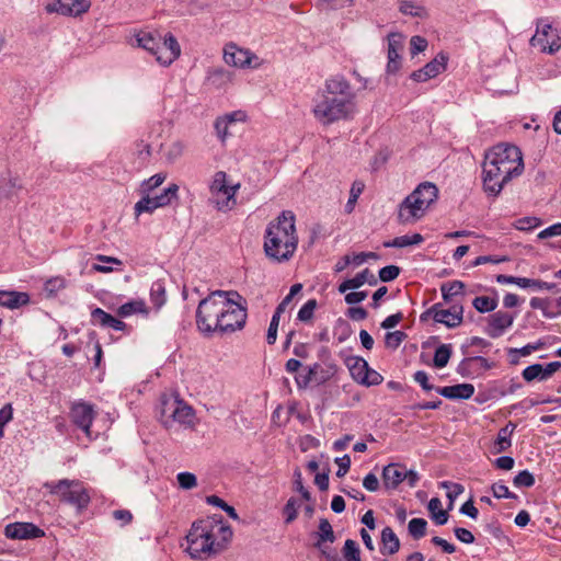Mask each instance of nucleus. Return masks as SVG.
I'll list each match as a JSON object with an SVG mask.
<instances>
[{"label": "nucleus", "instance_id": "15", "mask_svg": "<svg viewBox=\"0 0 561 561\" xmlns=\"http://www.w3.org/2000/svg\"><path fill=\"white\" fill-rule=\"evenodd\" d=\"M515 314L506 311H496L489 317L486 334L492 339H497L511 328L514 323Z\"/></svg>", "mask_w": 561, "mask_h": 561}, {"label": "nucleus", "instance_id": "47", "mask_svg": "<svg viewBox=\"0 0 561 561\" xmlns=\"http://www.w3.org/2000/svg\"><path fill=\"white\" fill-rule=\"evenodd\" d=\"M427 522L424 518H412L409 522L408 530L414 539H420L426 534Z\"/></svg>", "mask_w": 561, "mask_h": 561}, {"label": "nucleus", "instance_id": "61", "mask_svg": "<svg viewBox=\"0 0 561 561\" xmlns=\"http://www.w3.org/2000/svg\"><path fill=\"white\" fill-rule=\"evenodd\" d=\"M179 4L185 9L184 13L190 15L197 14L203 10V5L199 4L198 0H178Z\"/></svg>", "mask_w": 561, "mask_h": 561}, {"label": "nucleus", "instance_id": "17", "mask_svg": "<svg viewBox=\"0 0 561 561\" xmlns=\"http://www.w3.org/2000/svg\"><path fill=\"white\" fill-rule=\"evenodd\" d=\"M447 56L444 54H438L433 60L427 62L422 69L413 71L411 75V79L416 82H425L432 78H435L443 71H445L447 66Z\"/></svg>", "mask_w": 561, "mask_h": 561}, {"label": "nucleus", "instance_id": "34", "mask_svg": "<svg viewBox=\"0 0 561 561\" xmlns=\"http://www.w3.org/2000/svg\"><path fill=\"white\" fill-rule=\"evenodd\" d=\"M423 237L420 233H414L412 236L404 234L400 237H396L393 240L385 243L386 248H405L409 245L420 244L423 242Z\"/></svg>", "mask_w": 561, "mask_h": 561}, {"label": "nucleus", "instance_id": "6", "mask_svg": "<svg viewBox=\"0 0 561 561\" xmlns=\"http://www.w3.org/2000/svg\"><path fill=\"white\" fill-rule=\"evenodd\" d=\"M241 187L239 182H233L225 171L213 174L209 184L208 203L216 210L228 213L237 206V194Z\"/></svg>", "mask_w": 561, "mask_h": 561}, {"label": "nucleus", "instance_id": "39", "mask_svg": "<svg viewBox=\"0 0 561 561\" xmlns=\"http://www.w3.org/2000/svg\"><path fill=\"white\" fill-rule=\"evenodd\" d=\"M67 287V279L62 276L48 278L44 284V291L48 297L56 296L60 290Z\"/></svg>", "mask_w": 561, "mask_h": 561}, {"label": "nucleus", "instance_id": "12", "mask_svg": "<svg viewBox=\"0 0 561 561\" xmlns=\"http://www.w3.org/2000/svg\"><path fill=\"white\" fill-rule=\"evenodd\" d=\"M225 62L229 66L257 68L259 57L248 49L239 48L236 44H228L224 49Z\"/></svg>", "mask_w": 561, "mask_h": 561}, {"label": "nucleus", "instance_id": "5", "mask_svg": "<svg viewBox=\"0 0 561 561\" xmlns=\"http://www.w3.org/2000/svg\"><path fill=\"white\" fill-rule=\"evenodd\" d=\"M227 296L239 297V293L215 290L199 301L196 309V325L203 335L210 336L218 332Z\"/></svg>", "mask_w": 561, "mask_h": 561}, {"label": "nucleus", "instance_id": "29", "mask_svg": "<svg viewBox=\"0 0 561 561\" xmlns=\"http://www.w3.org/2000/svg\"><path fill=\"white\" fill-rule=\"evenodd\" d=\"M399 11L404 15H410L417 19H426L428 16L427 9L414 0H401L399 2Z\"/></svg>", "mask_w": 561, "mask_h": 561}, {"label": "nucleus", "instance_id": "23", "mask_svg": "<svg viewBox=\"0 0 561 561\" xmlns=\"http://www.w3.org/2000/svg\"><path fill=\"white\" fill-rule=\"evenodd\" d=\"M137 47L147 50L149 54L156 57L158 61V55L160 53L161 37L150 32L140 31L135 35Z\"/></svg>", "mask_w": 561, "mask_h": 561}, {"label": "nucleus", "instance_id": "52", "mask_svg": "<svg viewBox=\"0 0 561 561\" xmlns=\"http://www.w3.org/2000/svg\"><path fill=\"white\" fill-rule=\"evenodd\" d=\"M176 480L179 486L183 490H192L197 486V478L194 473L188 471H183L178 473Z\"/></svg>", "mask_w": 561, "mask_h": 561}, {"label": "nucleus", "instance_id": "14", "mask_svg": "<svg viewBox=\"0 0 561 561\" xmlns=\"http://www.w3.org/2000/svg\"><path fill=\"white\" fill-rule=\"evenodd\" d=\"M4 535L9 539L28 540L45 536V531L33 523H11L5 526Z\"/></svg>", "mask_w": 561, "mask_h": 561}, {"label": "nucleus", "instance_id": "30", "mask_svg": "<svg viewBox=\"0 0 561 561\" xmlns=\"http://www.w3.org/2000/svg\"><path fill=\"white\" fill-rule=\"evenodd\" d=\"M381 552L383 554H394L400 549V540L390 527H385L381 531Z\"/></svg>", "mask_w": 561, "mask_h": 561}, {"label": "nucleus", "instance_id": "11", "mask_svg": "<svg viewBox=\"0 0 561 561\" xmlns=\"http://www.w3.org/2000/svg\"><path fill=\"white\" fill-rule=\"evenodd\" d=\"M427 209L413 191L400 204L398 220L401 224H414L425 215Z\"/></svg>", "mask_w": 561, "mask_h": 561}, {"label": "nucleus", "instance_id": "54", "mask_svg": "<svg viewBox=\"0 0 561 561\" xmlns=\"http://www.w3.org/2000/svg\"><path fill=\"white\" fill-rule=\"evenodd\" d=\"M407 334L402 331L388 332L385 336V344L388 348L396 350L400 346Z\"/></svg>", "mask_w": 561, "mask_h": 561}, {"label": "nucleus", "instance_id": "62", "mask_svg": "<svg viewBox=\"0 0 561 561\" xmlns=\"http://www.w3.org/2000/svg\"><path fill=\"white\" fill-rule=\"evenodd\" d=\"M411 46V54L417 55L419 53H422L427 47V41L422 36H413L410 41Z\"/></svg>", "mask_w": 561, "mask_h": 561}, {"label": "nucleus", "instance_id": "50", "mask_svg": "<svg viewBox=\"0 0 561 561\" xmlns=\"http://www.w3.org/2000/svg\"><path fill=\"white\" fill-rule=\"evenodd\" d=\"M496 282L499 284H503V285H512L513 284L520 288H529L530 278L500 274L496 276Z\"/></svg>", "mask_w": 561, "mask_h": 561}, {"label": "nucleus", "instance_id": "51", "mask_svg": "<svg viewBox=\"0 0 561 561\" xmlns=\"http://www.w3.org/2000/svg\"><path fill=\"white\" fill-rule=\"evenodd\" d=\"M343 557L346 561H359L360 550L356 541L347 539L343 547Z\"/></svg>", "mask_w": 561, "mask_h": 561}, {"label": "nucleus", "instance_id": "63", "mask_svg": "<svg viewBox=\"0 0 561 561\" xmlns=\"http://www.w3.org/2000/svg\"><path fill=\"white\" fill-rule=\"evenodd\" d=\"M228 127H229V123H228L227 119H225L222 117H218L216 119V122H215V130H216V134H217L218 138L221 141H225V139L229 135Z\"/></svg>", "mask_w": 561, "mask_h": 561}, {"label": "nucleus", "instance_id": "49", "mask_svg": "<svg viewBox=\"0 0 561 561\" xmlns=\"http://www.w3.org/2000/svg\"><path fill=\"white\" fill-rule=\"evenodd\" d=\"M317 300L309 299L306 301L297 313V319L301 322H310L313 318L314 310L317 308Z\"/></svg>", "mask_w": 561, "mask_h": 561}, {"label": "nucleus", "instance_id": "13", "mask_svg": "<svg viewBox=\"0 0 561 561\" xmlns=\"http://www.w3.org/2000/svg\"><path fill=\"white\" fill-rule=\"evenodd\" d=\"M427 313L432 316L434 321L443 323L448 328H456L462 323L463 308L460 305H454L449 309H443L439 304H435Z\"/></svg>", "mask_w": 561, "mask_h": 561}, {"label": "nucleus", "instance_id": "33", "mask_svg": "<svg viewBox=\"0 0 561 561\" xmlns=\"http://www.w3.org/2000/svg\"><path fill=\"white\" fill-rule=\"evenodd\" d=\"M318 537L319 539L314 546L320 550H322V542H333L335 540V535L332 529V526L330 522L325 518L320 519Z\"/></svg>", "mask_w": 561, "mask_h": 561}, {"label": "nucleus", "instance_id": "3", "mask_svg": "<svg viewBox=\"0 0 561 561\" xmlns=\"http://www.w3.org/2000/svg\"><path fill=\"white\" fill-rule=\"evenodd\" d=\"M232 535L231 527L218 515L196 520L186 535V551L194 559H206L226 549Z\"/></svg>", "mask_w": 561, "mask_h": 561}, {"label": "nucleus", "instance_id": "26", "mask_svg": "<svg viewBox=\"0 0 561 561\" xmlns=\"http://www.w3.org/2000/svg\"><path fill=\"white\" fill-rule=\"evenodd\" d=\"M516 425L513 422H508L504 427H502L496 436V439L493 445V453L500 454L507 450L512 446V434L514 433Z\"/></svg>", "mask_w": 561, "mask_h": 561}, {"label": "nucleus", "instance_id": "60", "mask_svg": "<svg viewBox=\"0 0 561 561\" xmlns=\"http://www.w3.org/2000/svg\"><path fill=\"white\" fill-rule=\"evenodd\" d=\"M491 489L496 499H516V495L510 492L505 484L494 483Z\"/></svg>", "mask_w": 561, "mask_h": 561}, {"label": "nucleus", "instance_id": "10", "mask_svg": "<svg viewBox=\"0 0 561 561\" xmlns=\"http://www.w3.org/2000/svg\"><path fill=\"white\" fill-rule=\"evenodd\" d=\"M530 45L541 53L554 55L561 49V28L553 26L547 19H540Z\"/></svg>", "mask_w": 561, "mask_h": 561}, {"label": "nucleus", "instance_id": "24", "mask_svg": "<svg viewBox=\"0 0 561 561\" xmlns=\"http://www.w3.org/2000/svg\"><path fill=\"white\" fill-rule=\"evenodd\" d=\"M376 276L368 270L365 268L360 273H358L353 278L346 279L343 283L339 285V291L341 294L346 293L348 289H357L362 287L364 284L368 283L369 285H376L377 284Z\"/></svg>", "mask_w": 561, "mask_h": 561}, {"label": "nucleus", "instance_id": "59", "mask_svg": "<svg viewBox=\"0 0 561 561\" xmlns=\"http://www.w3.org/2000/svg\"><path fill=\"white\" fill-rule=\"evenodd\" d=\"M365 376L366 377L364 379H362V381L359 383L367 386V387L380 385L383 380L382 376L378 371H376L369 367H368Z\"/></svg>", "mask_w": 561, "mask_h": 561}, {"label": "nucleus", "instance_id": "25", "mask_svg": "<svg viewBox=\"0 0 561 561\" xmlns=\"http://www.w3.org/2000/svg\"><path fill=\"white\" fill-rule=\"evenodd\" d=\"M30 296L26 293L13 290H0V306L14 309L28 304Z\"/></svg>", "mask_w": 561, "mask_h": 561}, {"label": "nucleus", "instance_id": "18", "mask_svg": "<svg viewBox=\"0 0 561 561\" xmlns=\"http://www.w3.org/2000/svg\"><path fill=\"white\" fill-rule=\"evenodd\" d=\"M404 47V37L400 33H391L388 35V64L387 71L389 73L397 72L401 67L400 51Z\"/></svg>", "mask_w": 561, "mask_h": 561}, {"label": "nucleus", "instance_id": "56", "mask_svg": "<svg viewBox=\"0 0 561 561\" xmlns=\"http://www.w3.org/2000/svg\"><path fill=\"white\" fill-rule=\"evenodd\" d=\"M280 316L273 314L266 334V342L272 345L276 342Z\"/></svg>", "mask_w": 561, "mask_h": 561}, {"label": "nucleus", "instance_id": "37", "mask_svg": "<svg viewBox=\"0 0 561 561\" xmlns=\"http://www.w3.org/2000/svg\"><path fill=\"white\" fill-rule=\"evenodd\" d=\"M66 16H78L85 13L90 7V0H65Z\"/></svg>", "mask_w": 561, "mask_h": 561}, {"label": "nucleus", "instance_id": "36", "mask_svg": "<svg viewBox=\"0 0 561 561\" xmlns=\"http://www.w3.org/2000/svg\"><path fill=\"white\" fill-rule=\"evenodd\" d=\"M427 508L437 525H445L447 523L448 514L442 510V502L438 497L431 499Z\"/></svg>", "mask_w": 561, "mask_h": 561}, {"label": "nucleus", "instance_id": "41", "mask_svg": "<svg viewBox=\"0 0 561 561\" xmlns=\"http://www.w3.org/2000/svg\"><path fill=\"white\" fill-rule=\"evenodd\" d=\"M157 208L159 207L153 196H150V194H145V196L135 204L134 210L136 217H139L142 213L151 214Z\"/></svg>", "mask_w": 561, "mask_h": 561}, {"label": "nucleus", "instance_id": "19", "mask_svg": "<svg viewBox=\"0 0 561 561\" xmlns=\"http://www.w3.org/2000/svg\"><path fill=\"white\" fill-rule=\"evenodd\" d=\"M181 55V47L175 38V36L171 33L165 34L163 37V42H160V53L158 55V62L161 66H170L174 60H176Z\"/></svg>", "mask_w": 561, "mask_h": 561}, {"label": "nucleus", "instance_id": "58", "mask_svg": "<svg viewBox=\"0 0 561 561\" xmlns=\"http://www.w3.org/2000/svg\"><path fill=\"white\" fill-rule=\"evenodd\" d=\"M400 274V268L396 265H388L379 271V278L382 282H391L396 279Z\"/></svg>", "mask_w": 561, "mask_h": 561}, {"label": "nucleus", "instance_id": "55", "mask_svg": "<svg viewBox=\"0 0 561 561\" xmlns=\"http://www.w3.org/2000/svg\"><path fill=\"white\" fill-rule=\"evenodd\" d=\"M513 483L516 488H530L535 484V478L528 470H523L515 476Z\"/></svg>", "mask_w": 561, "mask_h": 561}, {"label": "nucleus", "instance_id": "64", "mask_svg": "<svg viewBox=\"0 0 561 561\" xmlns=\"http://www.w3.org/2000/svg\"><path fill=\"white\" fill-rule=\"evenodd\" d=\"M561 236V222L553 224L538 233V239L543 240L551 237Z\"/></svg>", "mask_w": 561, "mask_h": 561}, {"label": "nucleus", "instance_id": "42", "mask_svg": "<svg viewBox=\"0 0 561 561\" xmlns=\"http://www.w3.org/2000/svg\"><path fill=\"white\" fill-rule=\"evenodd\" d=\"M465 289V284L460 280H454L448 284H444L440 287L443 298L446 302L451 301L453 297L461 295Z\"/></svg>", "mask_w": 561, "mask_h": 561}, {"label": "nucleus", "instance_id": "32", "mask_svg": "<svg viewBox=\"0 0 561 561\" xmlns=\"http://www.w3.org/2000/svg\"><path fill=\"white\" fill-rule=\"evenodd\" d=\"M150 301L159 310L167 301L165 286L162 280H156L150 287Z\"/></svg>", "mask_w": 561, "mask_h": 561}, {"label": "nucleus", "instance_id": "45", "mask_svg": "<svg viewBox=\"0 0 561 561\" xmlns=\"http://www.w3.org/2000/svg\"><path fill=\"white\" fill-rule=\"evenodd\" d=\"M474 362H479L485 368L489 367L488 359L482 356L468 357V358H463L459 363V365L457 367V373L459 375H461L462 377H468L471 374L470 368Z\"/></svg>", "mask_w": 561, "mask_h": 561}, {"label": "nucleus", "instance_id": "22", "mask_svg": "<svg viewBox=\"0 0 561 561\" xmlns=\"http://www.w3.org/2000/svg\"><path fill=\"white\" fill-rule=\"evenodd\" d=\"M436 391L444 398L450 400H467L473 396L474 386L471 383H458L454 386L436 388Z\"/></svg>", "mask_w": 561, "mask_h": 561}, {"label": "nucleus", "instance_id": "28", "mask_svg": "<svg viewBox=\"0 0 561 561\" xmlns=\"http://www.w3.org/2000/svg\"><path fill=\"white\" fill-rule=\"evenodd\" d=\"M416 197L422 201L423 205L427 208L437 199L438 190L435 184L424 182L417 185L414 190Z\"/></svg>", "mask_w": 561, "mask_h": 561}, {"label": "nucleus", "instance_id": "40", "mask_svg": "<svg viewBox=\"0 0 561 561\" xmlns=\"http://www.w3.org/2000/svg\"><path fill=\"white\" fill-rule=\"evenodd\" d=\"M179 186L176 184H170L163 192L157 196H153L158 207H164L171 204L173 199L178 198Z\"/></svg>", "mask_w": 561, "mask_h": 561}, {"label": "nucleus", "instance_id": "9", "mask_svg": "<svg viewBox=\"0 0 561 561\" xmlns=\"http://www.w3.org/2000/svg\"><path fill=\"white\" fill-rule=\"evenodd\" d=\"M247 318L245 300L242 296L240 294L239 297L227 296L218 332L231 333L241 330Z\"/></svg>", "mask_w": 561, "mask_h": 561}, {"label": "nucleus", "instance_id": "2", "mask_svg": "<svg viewBox=\"0 0 561 561\" xmlns=\"http://www.w3.org/2000/svg\"><path fill=\"white\" fill-rule=\"evenodd\" d=\"M524 163L518 147L499 144L485 153L482 165L484 191L493 196L501 193L504 185L523 172Z\"/></svg>", "mask_w": 561, "mask_h": 561}, {"label": "nucleus", "instance_id": "35", "mask_svg": "<svg viewBox=\"0 0 561 561\" xmlns=\"http://www.w3.org/2000/svg\"><path fill=\"white\" fill-rule=\"evenodd\" d=\"M134 313H147V308L144 300H131L122 305L117 309V314L122 318L129 317Z\"/></svg>", "mask_w": 561, "mask_h": 561}, {"label": "nucleus", "instance_id": "44", "mask_svg": "<svg viewBox=\"0 0 561 561\" xmlns=\"http://www.w3.org/2000/svg\"><path fill=\"white\" fill-rule=\"evenodd\" d=\"M497 299L488 296H478L473 299L472 305L477 311L481 313L490 312L496 309Z\"/></svg>", "mask_w": 561, "mask_h": 561}, {"label": "nucleus", "instance_id": "31", "mask_svg": "<svg viewBox=\"0 0 561 561\" xmlns=\"http://www.w3.org/2000/svg\"><path fill=\"white\" fill-rule=\"evenodd\" d=\"M22 188V184L16 176L3 178L0 181V198H11Z\"/></svg>", "mask_w": 561, "mask_h": 561}, {"label": "nucleus", "instance_id": "48", "mask_svg": "<svg viewBox=\"0 0 561 561\" xmlns=\"http://www.w3.org/2000/svg\"><path fill=\"white\" fill-rule=\"evenodd\" d=\"M167 179V173H157L151 178L145 180L140 185L142 194H150L156 187L160 186Z\"/></svg>", "mask_w": 561, "mask_h": 561}, {"label": "nucleus", "instance_id": "7", "mask_svg": "<svg viewBox=\"0 0 561 561\" xmlns=\"http://www.w3.org/2000/svg\"><path fill=\"white\" fill-rule=\"evenodd\" d=\"M44 488L50 494L58 495L60 501L76 506L80 512L88 507L91 500L88 490L83 488L82 482L79 480L61 479L50 481L44 483Z\"/></svg>", "mask_w": 561, "mask_h": 561}, {"label": "nucleus", "instance_id": "57", "mask_svg": "<svg viewBox=\"0 0 561 561\" xmlns=\"http://www.w3.org/2000/svg\"><path fill=\"white\" fill-rule=\"evenodd\" d=\"M442 486L447 489V496L450 500V503H453V501L465 491V488L461 484L449 481L442 482Z\"/></svg>", "mask_w": 561, "mask_h": 561}, {"label": "nucleus", "instance_id": "1", "mask_svg": "<svg viewBox=\"0 0 561 561\" xmlns=\"http://www.w3.org/2000/svg\"><path fill=\"white\" fill-rule=\"evenodd\" d=\"M356 112L355 93L351 83L341 75L332 76L312 106L314 118L324 126L353 118Z\"/></svg>", "mask_w": 561, "mask_h": 561}, {"label": "nucleus", "instance_id": "53", "mask_svg": "<svg viewBox=\"0 0 561 561\" xmlns=\"http://www.w3.org/2000/svg\"><path fill=\"white\" fill-rule=\"evenodd\" d=\"M112 314L105 312L101 308H95L91 312V321L94 325H100L103 328H108L110 320Z\"/></svg>", "mask_w": 561, "mask_h": 561}, {"label": "nucleus", "instance_id": "43", "mask_svg": "<svg viewBox=\"0 0 561 561\" xmlns=\"http://www.w3.org/2000/svg\"><path fill=\"white\" fill-rule=\"evenodd\" d=\"M450 356H451V345L450 344L439 345L435 350V354H434V358H433L434 366L437 368L445 367L448 364Z\"/></svg>", "mask_w": 561, "mask_h": 561}, {"label": "nucleus", "instance_id": "46", "mask_svg": "<svg viewBox=\"0 0 561 561\" xmlns=\"http://www.w3.org/2000/svg\"><path fill=\"white\" fill-rule=\"evenodd\" d=\"M364 187H365V185L360 181H355L352 184L351 191H350V197L345 205V213L351 214L354 210L357 199L360 196V194L363 193Z\"/></svg>", "mask_w": 561, "mask_h": 561}, {"label": "nucleus", "instance_id": "8", "mask_svg": "<svg viewBox=\"0 0 561 561\" xmlns=\"http://www.w3.org/2000/svg\"><path fill=\"white\" fill-rule=\"evenodd\" d=\"M160 421L167 428H171L174 424L192 426L195 422V413L191 405L178 397H163L160 405Z\"/></svg>", "mask_w": 561, "mask_h": 561}, {"label": "nucleus", "instance_id": "38", "mask_svg": "<svg viewBox=\"0 0 561 561\" xmlns=\"http://www.w3.org/2000/svg\"><path fill=\"white\" fill-rule=\"evenodd\" d=\"M367 261V255H365V252L356 253L354 255H344L342 259H340L335 266L334 271L336 273H340L344 271L350 264H353L355 266H359L363 263Z\"/></svg>", "mask_w": 561, "mask_h": 561}, {"label": "nucleus", "instance_id": "27", "mask_svg": "<svg viewBox=\"0 0 561 561\" xmlns=\"http://www.w3.org/2000/svg\"><path fill=\"white\" fill-rule=\"evenodd\" d=\"M345 365L348 368L352 378L358 383L366 377L365 374L369 367L368 363L359 356H348L345 359Z\"/></svg>", "mask_w": 561, "mask_h": 561}, {"label": "nucleus", "instance_id": "4", "mask_svg": "<svg viewBox=\"0 0 561 561\" xmlns=\"http://www.w3.org/2000/svg\"><path fill=\"white\" fill-rule=\"evenodd\" d=\"M298 245V236L295 226V215L284 210L271 221L264 233V251L267 257L276 262L289 261Z\"/></svg>", "mask_w": 561, "mask_h": 561}, {"label": "nucleus", "instance_id": "20", "mask_svg": "<svg viewBox=\"0 0 561 561\" xmlns=\"http://www.w3.org/2000/svg\"><path fill=\"white\" fill-rule=\"evenodd\" d=\"M560 367H561V362H551V363L547 364L546 366H542L540 364H534V365L527 366L523 370L522 376L528 382L533 381L535 379L546 380L552 374H554Z\"/></svg>", "mask_w": 561, "mask_h": 561}, {"label": "nucleus", "instance_id": "21", "mask_svg": "<svg viewBox=\"0 0 561 561\" xmlns=\"http://www.w3.org/2000/svg\"><path fill=\"white\" fill-rule=\"evenodd\" d=\"M405 467L400 463H389L382 469V482L387 490H394L404 481Z\"/></svg>", "mask_w": 561, "mask_h": 561}, {"label": "nucleus", "instance_id": "16", "mask_svg": "<svg viewBox=\"0 0 561 561\" xmlns=\"http://www.w3.org/2000/svg\"><path fill=\"white\" fill-rule=\"evenodd\" d=\"M70 416L72 422L80 427L88 437H91L90 427L94 419L93 407L85 402L73 403Z\"/></svg>", "mask_w": 561, "mask_h": 561}]
</instances>
